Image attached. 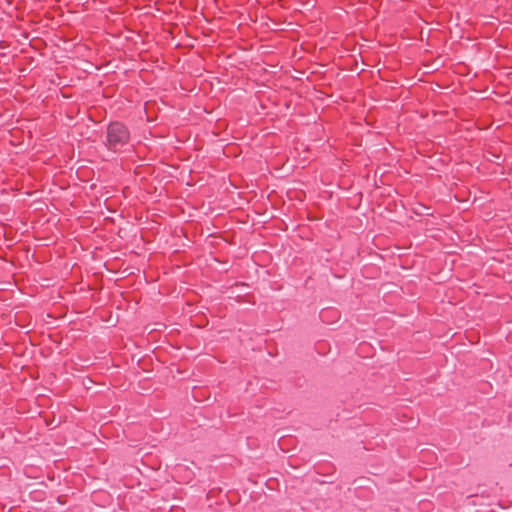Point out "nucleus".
Listing matches in <instances>:
<instances>
[{
  "instance_id": "nucleus-1",
  "label": "nucleus",
  "mask_w": 512,
  "mask_h": 512,
  "mask_svg": "<svg viewBox=\"0 0 512 512\" xmlns=\"http://www.w3.org/2000/svg\"><path fill=\"white\" fill-rule=\"evenodd\" d=\"M131 134L129 128L122 122L114 121L108 124L104 146L115 153L121 152L129 145Z\"/></svg>"
}]
</instances>
